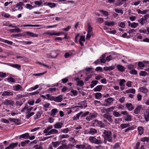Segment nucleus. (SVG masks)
I'll use <instances>...</instances> for the list:
<instances>
[{
	"label": "nucleus",
	"mask_w": 149,
	"mask_h": 149,
	"mask_svg": "<svg viewBox=\"0 0 149 149\" xmlns=\"http://www.w3.org/2000/svg\"><path fill=\"white\" fill-rule=\"evenodd\" d=\"M103 134L102 136L104 138V143L106 144L107 141L109 142H112L113 140L115 141V139L117 138V134L114 133L113 134V137H112V133L109 130H104L102 131Z\"/></svg>",
	"instance_id": "obj_1"
},
{
	"label": "nucleus",
	"mask_w": 149,
	"mask_h": 149,
	"mask_svg": "<svg viewBox=\"0 0 149 149\" xmlns=\"http://www.w3.org/2000/svg\"><path fill=\"white\" fill-rule=\"evenodd\" d=\"M92 125L94 127H102L103 124L101 121L97 120H94L92 121Z\"/></svg>",
	"instance_id": "obj_2"
},
{
	"label": "nucleus",
	"mask_w": 149,
	"mask_h": 149,
	"mask_svg": "<svg viewBox=\"0 0 149 149\" xmlns=\"http://www.w3.org/2000/svg\"><path fill=\"white\" fill-rule=\"evenodd\" d=\"M4 64L7 65L8 66L12 67L15 68L19 70H21V66L18 64H14L13 63H4Z\"/></svg>",
	"instance_id": "obj_3"
},
{
	"label": "nucleus",
	"mask_w": 149,
	"mask_h": 149,
	"mask_svg": "<svg viewBox=\"0 0 149 149\" xmlns=\"http://www.w3.org/2000/svg\"><path fill=\"white\" fill-rule=\"evenodd\" d=\"M13 92L12 91H5L2 93L1 95L3 97H6V96H12L13 95Z\"/></svg>",
	"instance_id": "obj_4"
},
{
	"label": "nucleus",
	"mask_w": 149,
	"mask_h": 149,
	"mask_svg": "<svg viewBox=\"0 0 149 149\" xmlns=\"http://www.w3.org/2000/svg\"><path fill=\"white\" fill-rule=\"evenodd\" d=\"M57 56V54L55 51H52L50 54H47V57L48 58H56Z\"/></svg>",
	"instance_id": "obj_5"
},
{
	"label": "nucleus",
	"mask_w": 149,
	"mask_h": 149,
	"mask_svg": "<svg viewBox=\"0 0 149 149\" xmlns=\"http://www.w3.org/2000/svg\"><path fill=\"white\" fill-rule=\"evenodd\" d=\"M126 82V81L124 79H120L119 83V85L120 86V89L122 90H123L125 88V84L124 83Z\"/></svg>",
	"instance_id": "obj_6"
},
{
	"label": "nucleus",
	"mask_w": 149,
	"mask_h": 149,
	"mask_svg": "<svg viewBox=\"0 0 149 149\" xmlns=\"http://www.w3.org/2000/svg\"><path fill=\"white\" fill-rule=\"evenodd\" d=\"M29 107H28L27 104H25V106L21 110V111L22 112H24L25 111V110H26V114H28L30 113L31 111L30 109H28V108Z\"/></svg>",
	"instance_id": "obj_7"
},
{
	"label": "nucleus",
	"mask_w": 149,
	"mask_h": 149,
	"mask_svg": "<svg viewBox=\"0 0 149 149\" xmlns=\"http://www.w3.org/2000/svg\"><path fill=\"white\" fill-rule=\"evenodd\" d=\"M18 144L17 142L15 143H12L9 146L6 148L5 149H13L15 147L17 146Z\"/></svg>",
	"instance_id": "obj_8"
},
{
	"label": "nucleus",
	"mask_w": 149,
	"mask_h": 149,
	"mask_svg": "<svg viewBox=\"0 0 149 149\" xmlns=\"http://www.w3.org/2000/svg\"><path fill=\"white\" fill-rule=\"evenodd\" d=\"M53 128V127L52 125H50L47 127L43 131V132L45 134V136L48 135V134H49V131L51 130Z\"/></svg>",
	"instance_id": "obj_9"
},
{
	"label": "nucleus",
	"mask_w": 149,
	"mask_h": 149,
	"mask_svg": "<svg viewBox=\"0 0 149 149\" xmlns=\"http://www.w3.org/2000/svg\"><path fill=\"white\" fill-rule=\"evenodd\" d=\"M63 123L62 122H58L56 123L54 125V126L55 128L60 129L62 127Z\"/></svg>",
	"instance_id": "obj_10"
},
{
	"label": "nucleus",
	"mask_w": 149,
	"mask_h": 149,
	"mask_svg": "<svg viewBox=\"0 0 149 149\" xmlns=\"http://www.w3.org/2000/svg\"><path fill=\"white\" fill-rule=\"evenodd\" d=\"M29 134L27 133L20 135L19 136V138L20 139L22 138L27 139L29 138Z\"/></svg>",
	"instance_id": "obj_11"
},
{
	"label": "nucleus",
	"mask_w": 149,
	"mask_h": 149,
	"mask_svg": "<svg viewBox=\"0 0 149 149\" xmlns=\"http://www.w3.org/2000/svg\"><path fill=\"white\" fill-rule=\"evenodd\" d=\"M103 117L106 119L110 122L112 123L113 120L111 118V116L107 114H104L103 116Z\"/></svg>",
	"instance_id": "obj_12"
},
{
	"label": "nucleus",
	"mask_w": 149,
	"mask_h": 149,
	"mask_svg": "<svg viewBox=\"0 0 149 149\" xmlns=\"http://www.w3.org/2000/svg\"><path fill=\"white\" fill-rule=\"evenodd\" d=\"M97 132V130L95 129L91 128L89 129L88 133L91 135H94Z\"/></svg>",
	"instance_id": "obj_13"
},
{
	"label": "nucleus",
	"mask_w": 149,
	"mask_h": 149,
	"mask_svg": "<svg viewBox=\"0 0 149 149\" xmlns=\"http://www.w3.org/2000/svg\"><path fill=\"white\" fill-rule=\"evenodd\" d=\"M54 101L56 102H61L63 100L62 95H60L57 97H54Z\"/></svg>",
	"instance_id": "obj_14"
},
{
	"label": "nucleus",
	"mask_w": 149,
	"mask_h": 149,
	"mask_svg": "<svg viewBox=\"0 0 149 149\" xmlns=\"http://www.w3.org/2000/svg\"><path fill=\"white\" fill-rule=\"evenodd\" d=\"M104 23L105 25L109 26H113L116 24V23L113 21H106L104 22Z\"/></svg>",
	"instance_id": "obj_15"
},
{
	"label": "nucleus",
	"mask_w": 149,
	"mask_h": 149,
	"mask_svg": "<svg viewBox=\"0 0 149 149\" xmlns=\"http://www.w3.org/2000/svg\"><path fill=\"white\" fill-rule=\"evenodd\" d=\"M25 33L27 35H29L30 37H37L38 35L36 33H33L30 32L29 31H26Z\"/></svg>",
	"instance_id": "obj_16"
},
{
	"label": "nucleus",
	"mask_w": 149,
	"mask_h": 149,
	"mask_svg": "<svg viewBox=\"0 0 149 149\" xmlns=\"http://www.w3.org/2000/svg\"><path fill=\"white\" fill-rule=\"evenodd\" d=\"M13 89L14 90L17 91L19 90H21L22 87L20 85L17 84L13 87Z\"/></svg>",
	"instance_id": "obj_17"
},
{
	"label": "nucleus",
	"mask_w": 149,
	"mask_h": 149,
	"mask_svg": "<svg viewBox=\"0 0 149 149\" xmlns=\"http://www.w3.org/2000/svg\"><path fill=\"white\" fill-rule=\"evenodd\" d=\"M58 111L57 109L56 108L53 109L51 110V115L53 117H54L56 115V114L58 112Z\"/></svg>",
	"instance_id": "obj_18"
},
{
	"label": "nucleus",
	"mask_w": 149,
	"mask_h": 149,
	"mask_svg": "<svg viewBox=\"0 0 149 149\" xmlns=\"http://www.w3.org/2000/svg\"><path fill=\"white\" fill-rule=\"evenodd\" d=\"M142 109L141 106H139L137 107L134 111V113L136 114H138L140 112Z\"/></svg>",
	"instance_id": "obj_19"
},
{
	"label": "nucleus",
	"mask_w": 149,
	"mask_h": 149,
	"mask_svg": "<svg viewBox=\"0 0 149 149\" xmlns=\"http://www.w3.org/2000/svg\"><path fill=\"white\" fill-rule=\"evenodd\" d=\"M58 130L54 129H51V130H50L49 132V134H48V135H49L51 134H58Z\"/></svg>",
	"instance_id": "obj_20"
},
{
	"label": "nucleus",
	"mask_w": 149,
	"mask_h": 149,
	"mask_svg": "<svg viewBox=\"0 0 149 149\" xmlns=\"http://www.w3.org/2000/svg\"><path fill=\"white\" fill-rule=\"evenodd\" d=\"M102 85H99L97 86L93 89L94 91H100L102 89Z\"/></svg>",
	"instance_id": "obj_21"
},
{
	"label": "nucleus",
	"mask_w": 149,
	"mask_h": 149,
	"mask_svg": "<svg viewBox=\"0 0 149 149\" xmlns=\"http://www.w3.org/2000/svg\"><path fill=\"white\" fill-rule=\"evenodd\" d=\"M139 23L141 24V25L142 26L146 24L147 21L142 17L139 20Z\"/></svg>",
	"instance_id": "obj_22"
},
{
	"label": "nucleus",
	"mask_w": 149,
	"mask_h": 149,
	"mask_svg": "<svg viewBox=\"0 0 149 149\" xmlns=\"http://www.w3.org/2000/svg\"><path fill=\"white\" fill-rule=\"evenodd\" d=\"M137 129L139 132V134L140 135H142L143 133V128L142 127L140 126Z\"/></svg>",
	"instance_id": "obj_23"
},
{
	"label": "nucleus",
	"mask_w": 149,
	"mask_h": 149,
	"mask_svg": "<svg viewBox=\"0 0 149 149\" xmlns=\"http://www.w3.org/2000/svg\"><path fill=\"white\" fill-rule=\"evenodd\" d=\"M117 67L118 70L120 72H123L125 70V68L122 65H117Z\"/></svg>",
	"instance_id": "obj_24"
},
{
	"label": "nucleus",
	"mask_w": 149,
	"mask_h": 149,
	"mask_svg": "<svg viewBox=\"0 0 149 149\" xmlns=\"http://www.w3.org/2000/svg\"><path fill=\"white\" fill-rule=\"evenodd\" d=\"M85 37L84 36H81L80 37L79 40V42L81 46L84 45L83 43L82 42H84L85 41Z\"/></svg>",
	"instance_id": "obj_25"
},
{
	"label": "nucleus",
	"mask_w": 149,
	"mask_h": 149,
	"mask_svg": "<svg viewBox=\"0 0 149 149\" xmlns=\"http://www.w3.org/2000/svg\"><path fill=\"white\" fill-rule=\"evenodd\" d=\"M0 41L6 43L10 45H12L13 44V42L12 41L1 38H0Z\"/></svg>",
	"instance_id": "obj_26"
},
{
	"label": "nucleus",
	"mask_w": 149,
	"mask_h": 149,
	"mask_svg": "<svg viewBox=\"0 0 149 149\" xmlns=\"http://www.w3.org/2000/svg\"><path fill=\"white\" fill-rule=\"evenodd\" d=\"M47 96L46 99L50 100L53 101L54 100V97L51 95L49 94H47L46 95Z\"/></svg>",
	"instance_id": "obj_27"
},
{
	"label": "nucleus",
	"mask_w": 149,
	"mask_h": 149,
	"mask_svg": "<svg viewBox=\"0 0 149 149\" xmlns=\"http://www.w3.org/2000/svg\"><path fill=\"white\" fill-rule=\"evenodd\" d=\"M83 113L82 111H81L79 113H77V114L76 115V116H74L73 117V120H77L79 119V117Z\"/></svg>",
	"instance_id": "obj_28"
},
{
	"label": "nucleus",
	"mask_w": 149,
	"mask_h": 149,
	"mask_svg": "<svg viewBox=\"0 0 149 149\" xmlns=\"http://www.w3.org/2000/svg\"><path fill=\"white\" fill-rule=\"evenodd\" d=\"M60 143V142L59 141H55L52 142V146L55 148L58 147Z\"/></svg>",
	"instance_id": "obj_29"
},
{
	"label": "nucleus",
	"mask_w": 149,
	"mask_h": 149,
	"mask_svg": "<svg viewBox=\"0 0 149 149\" xmlns=\"http://www.w3.org/2000/svg\"><path fill=\"white\" fill-rule=\"evenodd\" d=\"M138 13L139 14H141L142 15H144L146 14L148 12L147 10H143V11L141 10L140 9H138L136 10Z\"/></svg>",
	"instance_id": "obj_30"
},
{
	"label": "nucleus",
	"mask_w": 149,
	"mask_h": 149,
	"mask_svg": "<svg viewBox=\"0 0 149 149\" xmlns=\"http://www.w3.org/2000/svg\"><path fill=\"white\" fill-rule=\"evenodd\" d=\"M135 92V90L134 89L130 88L125 91V93H132L134 94Z\"/></svg>",
	"instance_id": "obj_31"
},
{
	"label": "nucleus",
	"mask_w": 149,
	"mask_h": 149,
	"mask_svg": "<svg viewBox=\"0 0 149 149\" xmlns=\"http://www.w3.org/2000/svg\"><path fill=\"white\" fill-rule=\"evenodd\" d=\"M115 67L114 66H111L109 67H104V70L105 71L111 70L114 69Z\"/></svg>",
	"instance_id": "obj_32"
},
{
	"label": "nucleus",
	"mask_w": 149,
	"mask_h": 149,
	"mask_svg": "<svg viewBox=\"0 0 149 149\" xmlns=\"http://www.w3.org/2000/svg\"><path fill=\"white\" fill-rule=\"evenodd\" d=\"M46 5L52 8L55 7L56 6V3H54L48 2L47 3Z\"/></svg>",
	"instance_id": "obj_33"
},
{
	"label": "nucleus",
	"mask_w": 149,
	"mask_h": 149,
	"mask_svg": "<svg viewBox=\"0 0 149 149\" xmlns=\"http://www.w3.org/2000/svg\"><path fill=\"white\" fill-rule=\"evenodd\" d=\"M93 28L89 23L88 24V29H87V33H93L92 32Z\"/></svg>",
	"instance_id": "obj_34"
},
{
	"label": "nucleus",
	"mask_w": 149,
	"mask_h": 149,
	"mask_svg": "<svg viewBox=\"0 0 149 149\" xmlns=\"http://www.w3.org/2000/svg\"><path fill=\"white\" fill-rule=\"evenodd\" d=\"M23 5H24L23 3L22 2H19L17 4L16 7L18 8V10H22L23 8L22 6Z\"/></svg>",
	"instance_id": "obj_35"
},
{
	"label": "nucleus",
	"mask_w": 149,
	"mask_h": 149,
	"mask_svg": "<svg viewBox=\"0 0 149 149\" xmlns=\"http://www.w3.org/2000/svg\"><path fill=\"white\" fill-rule=\"evenodd\" d=\"M126 106L128 109L130 111L134 109V107L131 103H127Z\"/></svg>",
	"instance_id": "obj_36"
},
{
	"label": "nucleus",
	"mask_w": 149,
	"mask_h": 149,
	"mask_svg": "<svg viewBox=\"0 0 149 149\" xmlns=\"http://www.w3.org/2000/svg\"><path fill=\"white\" fill-rule=\"evenodd\" d=\"M129 26H130L132 28H135L139 26V24L137 23L133 22L131 24H129Z\"/></svg>",
	"instance_id": "obj_37"
},
{
	"label": "nucleus",
	"mask_w": 149,
	"mask_h": 149,
	"mask_svg": "<svg viewBox=\"0 0 149 149\" xmlns=\"http://www.w3.org/2000/svg\"><path fill=\"white\" fill-rule=\"evenodd\" d=\"M34 3L36 6H37L39 7L42 6V5L43 3V1L42 0H40L35 1Z\"/></svg>",
	"instance_id": "obj_38"
},
{
	"label": "nucleus",
	"mask_w": 149,
	"mask_h": 149,
	"mask_svg": "<svg viewBox=\"0 0 149 149\" xmlns=\"http://www.w3.org/2000/svg\"><path fill=\"white\" fill-rule=\"evenodd\" d=\"M106 55L104 54L102 55L100 57V61L102 63H105L106 62V60L105 59Z\"/></svg>",
	"instance_id": "obj_39"
},
{
	"label": "nucleus",
	"mask_w": 149,
	"mask_h": 149,
	"mask_svg": "<svg viewBox=\"0 0 149 149\" xmlns=\"http://www.w3.org/2000/svg\"><path fill=\"white\" fill-rule=\"evenodd\" d=\"M9 31H10L11 33H13L14 32H21V30H20L19 28H16L15 29H11L9 30Z\"/></svg>",
	"instance_id": "obj_40"
},
{
	"label": "nucleus",
	"mask_w": 149,
	"mask_h": 149,
	"mask_svg": "<svg viewBox=\"0 0 149 149\" xmlns=\"http://www.w3.org/2000/svg\"><path fill=\"white\" fill-rule=\"evenodd\" d=\"M145 120L148 122L149 120V112H147L144 114Z\"/></svg>",
	"instance_id": "obj_41"
},
{
	"label": "nucleus",
	"mask_w": 149,
	"mask_h": 149,
	"mask_svg": "<svg viewBox=\"0 0 149 149\" xmlns=\"http://www.w3.org/2000/svg\"><path fill=\"white\" fill-rule=\"evenodd\" d=\"M125 120L127 122L130 121L132 120V117L129 114H127L125 118Z\"/></svg>",
	"instance_id": "obj_42"
},
{
	"label": "nucleus",
	"mask_w": 149,
	"mask_h": 149,
	"mask_svg": "<svg viewBox=\"0 0 149 149\" xmlns=\"http://www.w3.org/2000/svg\"><path fill=\"white\" fill-rule=\"evenodd\" d=\"M85 147V145L84 144L77 145L76 146V148L78 149H82Z\"/></svg>",
	"instance_id": "obj_43"
},
{
	"label": "nucleus",
	"mask_w": 149,
	"mask_h": 149,
	"mask_svg": "<svg viewBox=\"0 0 149 149\" xmlns=\"http://www.w3.org/2000/svg\"><path fill=\"white\" fill-rule=\"evenodd\" d=\"M30 142L29 140H25L24 141L21 142V145L22 147H24L26 146V144H28Z\"/></svg>",
	"instance_id": "obj_44"
},
{
	"label": "nucleus",
	"mask_w": 149,
	"mask_h": 149,
	"mask_svg": "<svg viewBox=\"0 0 149 149\" xmlns=\"http://www.w3.org/2000/svg\"><path fill=\"white\" fill-rule=\"evenodd\" d=\"M98 82V81L96 80L93 81H92L91 84L90 85L91 88H93L97 84Z\"/></svg>",
	"instance_id": "obj_45"
},
{
	"label": "nucleus",
	"mask_w": 149,
	"mask_h": 149,
	"mask_svg": "<svg viewBox=\"0 0 149 149\" xmlns=\"http://www.w3.org/2000/svg\"><path fill=\"white\" fill-rule=\"evenodd\" d=\"M103 143V141L102 140H101L100 139H96L95 144H101Z\"/></svg>",
	"instance_id": "obj_46"
},
{
	"label": "nucleus",
	"mask_w": 149,
	"mask_h": 149,
	"mask_svg": "<svg viewBox=\"0 0 149 149\" xmlns=\"http://www.w3.org/2000/svg\"><path fill=\"white\" fill-rule=\"evenodd\" d=\"M130 126V125L128 124L124 123L120 125V127L123 129Z\"/></svg>",
	"instance_id": "obj_47"
},
{
	"label": "nucleus",
	"mask_w": 149,
	"mask_h": 149,
	"mask_svg": "<svg viewBox=\"0 0 149 149\" xmlns=\"http://www.w3.org/2000/svg\"><path fill=\"white\" fill-rule=\"evenodd\" d=\"M140 91L144 93H146L148 92V90L146 88L141 87L140 88Z\"/></svg>",
	"instance_id": "obj_48"
},
{
	"label": "nucleus",
	"mask_w": 149,
	"mask_h": 149,
	"mask_svg": "<svg viewBox=\"0 0 149 149\" xmlns=\"http://www.w3.org/2000/svg\"><path fill=\"white\" fill-rule=\"evenodd\" d=\"M6 79L8 82L11 83H14L15 81L14 79L13 78L11 77L6 78Z\"/></svg>",
	"instance_id": "obj_49"
},
{
	"label": "nucleus",
	"mask_w": 149,
	"mask_h": 149,
	"mask_svg": "<svg viewBox=\"0 0 149 149\" xmlns=\"http://www.w3.org/2000/svg\"><path fill=\"white\" fill-rule=\"evenodd\" d=\"M140 141L143 142H148L149 141V138L146 137H143L141 139Z\"/></svg>",
	"instance_id": "obj_50"
},
{
	"label": "nucleus",
	"mask_w": 149,
	"mask_h": 149,
	"mask_svg": "<svg viewBox=\"0 0 149 149\" xmlns=\"http://www.w3.org/2000/svg\"><path fill=\"white\" fill-rule=\"evenodd\" d=\"M96 139L93 136H90L88 139L92 143H95Z\"/></svg>",
	"instance_id": "obj_51"
},
{
	"label": "nucleus",
	"mask_w": 149,
	"mask_h": 149,
	"mask_svg": "<svg viewBox=\"0 0 149 149\" xmlns=\"http://www.w3.org/2000/svg\"><path fill=\"white\" fill-rule=\"evenodd\" d=\"M57 89L56 88H49L48 89V91L49 93H52L56 91Z\"/></svg>",
	"instance_id": "obj_52"
},
{
	"label": "nucleus",
	"mask_w": 149,
	"mask_h": 149,
	"mask_svg": "<svg viewBox=\"0 0 149 149\" xmlns=\"http://www.w3.org/2000/svg\"><path fill=\"white\" fill-rule=\"evenodd\" d=\"M57 149H67L66 144H63L62 145L58 147Z\"/></svg>",
	"instance_id": "obj_53"
},
{
	"label": "nucleus",
	"mask_w": 149,
	"mask_h": 149,
	"mask_svg": "<svg viewBox=\"0 0 149 149\" xmlns=\"http://www.w3.org/2000/svg\"><path fill=\"white\" fill-rule=\"evenodd\" d=\"M41 116L40 113L39 112H37L34 117V119L36 120L39 118L41 117Z\"/></svg>",
	"instance_id": "obj_54"
},
{
	"label": "nucleus",
	"mask_w": 149,
	"mask_h": 149,
	"mask_svg": "<svg viewBox=\"0 0 149 149\" xmlns=\"http://www.w3.org/2000/svg\"><path fill=\"white\" fill-rule=\"evenodd\" d=\"M95 97L96 99H100L102 97V94L100 93H97L95 94Z\"/></svg>",
	"instance_id": "obj_55"
},
{
	"label": "nucleus",
	"mask_w": 149,
	"mask_h": 149,
	"mask_svg": "<svg viewBox=\"0 0 149 149\" xmlns=\"http://www.w3.org/2000/svg\"><path fill=\"white\" fill-rule=\"evenodd\" d=\"M93 33H87V34L86 37V40L88 39L91 37V36H93Z\"/></svg>",
	"instance_id": "obj_56"
},
{
	"label": "nucleus",
	"mask_w": 149,
	"mask_h": 149,
	"mask_svg": "<svg viewBox=\"0 0 149 149\" xmlns=\"http://www.w3.org/2000/svg\"><path fill=\"white\" fill-rule=\"evenodd\" d=\"M113 99L112 97H110L107 98L105 100V101L107 102H112L113 101Z\"/></svg>",
	"instance_id": "obj_57"
},
{
	"label": "nucleus",
	"mask_w": 149,
	"mask_h": 149,
	"mask_svg": "<svg viewBox=\"0 0 149 149\" xmlns=\"http://www.w3.org/2000/svg\"><path fill=\"white\" fill-rule=\"evenodd\" d=\"M74 147V145L72 144H69L68 146L66 145L67 149H72Z\"/></svg>",
	"instance_id": "obj_58"
},
{
	"label": "nucleus",
	"mask_w": 149,
	"mask_h": 149,
	"mask_svg": "<svg viewBox=\"0 0 149 149\" xmlns=\"http://www.w3.org/2000/svg\"><path fill=\"white\" fill-rule=\"evenodd\" d=\"M113 115L116 117H120L121 116V114H120L118 112L114 111L113 112Z\"/></svg>",
	"instance_id": "obj_59"
},
{
	"label": "nucleus",
	"mask_w": 149,
	"mask_h": 149,
	"mask_svg": "<svg viewBox=\"0 0 149 149\" xmlns=\"http://www.w3.org/2000/svg\"><path fill=\"white\" fill-rule=\"evenodd\" d=\"M34 114V112H31L27 114L26 115V117L27 118L29 119L30 117L32 116Z\"/></svg>",
	"instance_id": "obj_60"
},
{
	"label": "nucleus",
	"mask_w": 149,
	"mask_h": 149,
	"mask_svg": "<svg viewBox=\"0 0 149 149\" xmlns=\"http://www.w3.org/2000/svg\"><path fill=\"white\" fill-rule=\"evenodd\" d=\"M97 22L101 24L104 22V19L102 18L99 17L97 19Z\"/></svg>",
	"instance_id": "obj_61"
},
{
	"label": "nucleus",
	"mask_w": 149,
	"mask_h": 149,
	"mask_svg": "<svg viewBox=\"0 0 149 149\" xmlns=\"http://www.w3.org/2000/svg\"><path fill=\"white\" fill-rule=\"evenodd\" d=\"M114 58V57H113L112 55H110L107 57L106 58V60L109 61Z\"/></svg>",
	"instance_id": "obj_62"
},
{
	"label": "nucleus",
	"mask_w": 149,
	"mask_h": 149,
	"mask_svg": "<svg viewBox=\"0 0 149 149\" xmlns=\"http://www.w3.org/2000/svg\"><path fill=\"white\" fill-rule=\"evenodd\" d=\"M84 85V83L82 81L79 80L77 82V85L79 86H82Z\"/></svg>",
	"instance_id": "obj_63"
},
{
	"label": "nucleus",
	"mask_w": 149,
	"mask_h": 149,
	"mask_svg": "<svg viewBox=\"0 0 149 149\" xmlns=\"http://www.w3.org/2000/svg\"><path fill=\"white\" fill-rule=\"evenodd\" d=\"M33 148L35 149H43L42 147L40 145H36L34 146Z\"/></svg>",
	"instance_id": "obj_64"
}]
</instances>
